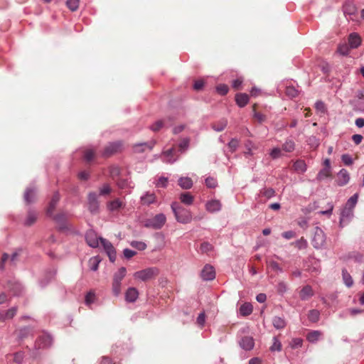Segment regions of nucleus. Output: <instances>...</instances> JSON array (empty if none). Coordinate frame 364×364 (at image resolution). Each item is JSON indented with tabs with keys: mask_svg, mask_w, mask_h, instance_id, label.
<instances>
[{
	"mask_svg": "<svg viewBox=\"0 0 364 364\" xmlns=\"http://www.w3.org/2000/svg\"><path fill=\"white\" fill-rule=\"evenodd\" d=\"M322 336V333L320 331H311L308 333L306 339L311 343H315L318 341Z\"/></svg>",
	"mask_w": 364,
	"mask_h": 364,
	"instance_id": "7c9ffc66",
	"label": "nucleus"
},
{
	"mask_svg": "<svg viewBox=\"0 0 364 364\" xmlns=\"http://www.w3.org/2000/svg\"><path fill=\"white\" fill-rule=\"evenodd\" d=\"M52 339L48 335H43L38 340V348H45L51 345Z\"/></svg>",
	"mask_w": 364,
	"mask_h": 364,
	"instance_id": "c85d7f7f",
	"label": "nucleus"
},
{
	"mask_svg": "<svg viewBox=\"0 0 364 364\" xmlns=\"http://www.w3.org/2000/svg\"><path fill=\"white\" fill-rule=\"evenodd\" d=\"M38 218V213L35 211L31 210L28 213L26 219L24 224L27 226H31L35 223Z\"/></svg>",
	"mask_w": 364,
	"mask_h": 364,
	"instance_id": "2f4dec72",
	"label": "nucleus"
},
{
	"mask_svg": "<svg viewBox=\"0 0 364 364\" xmlns=\"http://www.w3.org/2000/svg\"><path fill=\"white\" fill-rule=\"evenodd\" d=\"M80 0H67L66 5L72 11H76L79 7Z\"/></svg>",
	"mask_w": 364,
	"mask_h": 364,
	"instance_id": "49530a36",
	"label": "nucleus"
},
{
	"mask_svg": "<svg viewBox=\"0 0 364 364\" xmlns=\"http://www.w3.org/2000/svg\"><path fill=\"white\" fill-rule=\"evenodd\" d=\"M60 200V196L58 193H55L53 196V198L49 203V206L47 209V214L48 215H51L53 212L55 210V208L58 203V202Z\"/></svg>",
	"mask_w": 364,
	"mask_h": 364,
	"instance_id": "a878e982",
	"label": "nucleus"
},
{
	"mask_svg": "<svg viewBox=\"0 0 364 364\" xmlns=\"http://www.w3.org/2000/svg\"><path fill=\"white\" fill-rule=\"evenodd\" d=\"M156 142L154 141H151L150 142L136 144L134 145L133 149L135 152L139 153L144 151L146 149L151 150L154 146Z\"/></svg>",
	"mask_w": 364,
	"mask_h": 364,
	"instance_id": "6ab92c4d",
	"label": "nucleus"
},
{
	"mask_svg": "<svg viewBox=\"0 0 364 364\" xmlns=\"http://www.w3.org/2000/svg\"><path fill=\"white\" fill-rule=\"evenodd\" d=\"M179 199L182 203L191 205L193 203L194 197L190 193L186 192L180 195Z\"/></svg>",
	"mask_w": 364,
	"mask_h": 364,
	"instance_id": "bb28decb",
	"label": "nucleus"
},
{
	"mask_svg": "<svg viewBox=\"0 0 364 364\" xmlns=\"http://www.w3.org/2000/svg\"><path fill=\"white\" fill-rule=\"evenodd\" d=\"M86 241L89 246L97 247L99 245L100 237L98 238L92 230L87 231L85 235Z\"/></svg>",
	"mask_w": 364,
	"mask_h": 364,
	"instance_id": "dca6fc26",
	"label": "nucleus"
},
{
	"mask_svg": "<svg viewBox=\"0 0 364 364\" xmlns=\"http://www.w3.org/2000/svg\"><path fill=\"white\" fill-rule=\"evenodd\" d=\"M36 197V191L33 188H28L26 190L24 193V200L28 203L30 204L35 201Z\"/></svg>",
	"mask_w": 364,
	"mask_h": 364,
	"instance_id": "b1692460",
	"label": "nucleus"
},
{
	"mask_svg": "<svg viewBox=\"0 0 364 364\" xmlns=\"http://www.w3.org/2000/svg\"><path fill=\"white\" fill-rule=\"evenodd\" d=\"M294 169L299 173H304L306 170V165L304 161L297 160L293 165Z\"/></svg>",
	"mask_w": 364,
	"mask_h": 364,
	"instance_id": "f704fd0d",
	"label": "nucleus"
},
{
	"mask_svg": "<svg viewBox=\"0 0 364 364\" xmlns=\"http://www.w3.org/2000/svg\"><path fill=\"white\" fill-rule=\"evenodd\" d=\"M122 205V203L119 200L116 199L107 204V208L111 211H115L119 210Z\"/></svg>",
	"mask_w": 364,
	"mask_h": 364,
	"instance_id": "ea45409f",
	"label": "nucleus"
},
{
	"mask_svg": "<svg viewBox=\"0 0 364 364\" xmlns=\"http://www.w3.org/2000/svg\"><path fill=\"white\" fill-rule=\"evenodd\" d=\"M342 277H343V280L345 284L348 287H352V285L353 284V280L350 274L345 269H343L342 270Z\"/></svg>",
	"mask_w": 364,
	"mask_h": 364,
	"instance_id": "c9c22d12",
	"label": "nucleus"
},
{
	"mask_svg": "<svg viewBox=\"0 0 364 364\" xmlns=\"http://www.w3.org/2000/svg\"><path fill=\"white\" fill-rule=\"evenodd\" d=\"M168 183V178L161 176L159 178L156 186L157 187L166 188Z\"/></svg>",
	"mask_w": 364,
	"mask_h": 364,
	"instance_id": "bf43d9fd",
	"label": "nucleus"
},
{
	"mask_svg": "<svg viewBox=\"0 0 364 364\" xmlns=\"http://www.w3.org/2000/svg\"><path fill=\"white\" fill-rule=\"evenodd\" d=\"M228 125V121L225 119H223L213 123L211 127L216 132H222Z\"/></svg>",
	"mask_w": 364,
	"mask_h": 364,
	"instance_id": "473e14b6",
	"label": "nucleus"
},
{
	"mask_svg": "<svg viewBox=\"0 0 364 364\" xmlns=\"http://www.w3.org/2000/svg\"><path fill=\"white\" fill-rule=\"evenodd\" d=\"M292 245H294L299 250H304L307 247L308 242L306 240H305L304 237H301L299 240L293 242Z\"/></svg>",
	"mask_w": 364,
	"mask_h": 364,
	"instance_id": "c03bdc74",
	"label": "nucleus"
},
{
	"mask_svg": "<svg viewBox=\"0 0 364 364\" xmlns=\"http://www.w3.org/2000/svg\"><path fill=\"white\" fill-rule=\"evenodd\" d=\"M166 217L164 213H159L153 218L146 219L144 221V226L153 230H160L165 225Z\"/></svg>",
	"mask_w": 364,
	"mask_h": 364,
	"instance_id": "20e7f679",
	"label": "nucleus"
},
{
	"mask_svg": "<svg viewBox=\"0 0 364 364\" xmlns=\"http://www.w3.org/2000/svg\"><path fill=\"white\" fill-rule=\"evenodd\" d=\"M159 274V269L156 267H149L138 272L134 274L135 279H140L141 281H147L153 279Z\"/></svg>",
	"mask_w": 364,
	"mask_h": 364,
	"instance_id": "39448f33",
	"label": "nucleus"
},
{
	"mask_svg": "<svg viewBox=\"0 0 364 364\" xmlns=\"http://www.w3.org/2000/svg\"><path fill=\"white\" fill-rule=\"evenodd\" d=\"M122 148V143L121 141H115L109 143L105 148L103 152L104 156H109L119 151Z\"/></svg>",
	"mask_w": 364,
	"mask_h": 364,
	"instance_id": "9d476101",
	"label": "nucleus"
},
{
	"mask_svg": "<svg viewBox=\"0 0 364 364\" xmlns=\"http://www.w3.org/2000/svg\"><path fill=\"white\" fill-rule=\"evenodd\" d=\"M253 310L252 305L250 303H245L240 307V314L243 316H249Z\"/></svg>",
	"mask_w": 364,
	"mask_h": 364,
	"instance_id": "cd10ccee",
	"label": "nucleus"
},
{
	"mask_svg": "<svg viewBox=\"0 0 364 364\" xmlns=\"http://www.w3.org/2000/svg\"><path fill=\"white\" fill-rule=\"evenodd\" d=\"M269 155L274 159H278L282 156V149L278 147L274 148L270 151Z\"/></svg>",
	"mask_w": 364,
	"mask_h": 364,
	"instance_id": "5fc2aeb1",
	"label": "nucleus"
},
{
	"mask_svg": "<svg viewBox=\"0 0 364 364\" xmlns=\"http://www.w3.org/2000/svg\"><path fill=\"white\" fill-rule=\"evenodd\" d=\"M100 259L98 257H91L89 260V266L91 270L97 271L98 269Z\"/></svg>",
	"mask_w": 364,
	"mask_h": 364,
	"instance_id": "79ce46f5",
	"label": "nucleus"
},
{
	"mask_svg": "<svg viewBox=\"0 0 364 364\" xmlns=\"http://www.w3.org/2000/svg\"><path fill=\"white\" fill-rule=\"evenodd\" d=\"M156 196L154 193L146 192L141 197V202L142 205H149L156 203Z\"/></svg>",
	"mask_w": 364,
	"mask_h": 364,
	"instance_id": "412c9836",
	"label": "nucleus"
},
{
	"mask_svg": "<svg viewBox=\"0 0 364 364\" xmlns=\"http://www.w3.org/2000/svg\"><path fill=\"white\" fill-rule=\"evenodd\" d=\"M240 346L245 350H250L255 346L254 339L251 336H244L239 342Z\"/></svg>",
	"mask_w": 364,
	"mask_h": 364,
	"instance_id": "f3484780",
	"label": "nucleus"
},
{
	"mask_svg": "<svg viewBox=\"0 0 364 364\" xmlns=\"http://www.w3.org/2000/svg\"><path fill=\"white\" fill-rule=\"evenodd\" d=\"M314 295V291L311 286H304L299 292V297L301 300L306 301Z\"/></svg>",
	"mask_w": 364,
	"mask_h": 364,
	"instance_id": "aec40b11",
	"label": "nucleus"
},
{
	"mask_svg": "<svg viewBox=\"0 0 364 364\" xmlns=\"http://www.w3.org/2000/svg\"><path fill=\"white\" fill-rule=\"evenodd\" d=\"M326 242V236L324 232L321 228L316 227L314 228V237L312 239V245L316 248L319 249L324 246Z\"/></svg>",
	"mask_w": 364,
	"mask_h": 364,
	"instance_id": "423d86ee",
	"label": "nucleus"
},
{
	"mask_svg": "<svg viewBox=\"0 0 364 364\" xmlns=\"http://www.w3.org/2000/svg\"><path fill=\"white\" fill-rule=\"evenodd\" d=\"M95 152L94 150L87 149L85 151L84 158L87 161H88V162L91 161L95 158Z\"/></svg>",
	"mask_w": 364,
	"mask_h": 364,
	"instance_id": "8fccbe9b",
	"label": "nucleus"
},
{
	"mask_svg": "<svg viewBox=\"0 0 364 364\" xmlns=\"http://www.w3.org/2000/svg\"><path fill=\"white\" fill-rule=\"evenodd\" d=\"M222 204L219 200L213 199L207 201L205 209L210 213L218 212L221 210Z\"/></svg>",
	"mask_w": 364,
	"mask_h": 364,
	"instance_id": "4468645a",
	"label": "nucleus"
},
{
	"mask_svg": "<svg viewBox=\"0 0 364 364\" xmlns=\"http://www.w3.org/2000/svg\"><path fill=\"white\" fill-rule=\"evenodd\" d=\"M200 276L203 280H213L215 277L214 267L210 264H205L201 271Z\"/></svg>",
	"mask_w": 364,
	"mask_h": 364,
	"instance_id": "9b49d317",
	"label": "nucleus"
},
{
	"mask_svg": "<svg viewBox=\"0 0 364 364\" xmlns=\"http://www.w3.org/2000/svg\"><path fill=\"white\" fill-rule=\"evenodd\" d=\"M343 11L346 15H354L357 11V7L353 0H345L343 5Z\"/></svg>",
	"mask_w": 364,
	"mask_h": 364,
	"instance_id": "ddd939ff",
	"label": "nucleus"
},
{
	"mask_svg": "<svg viewBox=\"0 0 364 364\" xmlns=\"http://www.w3.org/2000/svg\"><path fill=\"white\" fill-rule=\"evenodd\" d=\"M162 154L165 156L164 162L168 164H173L178 159V156L174 157L175 149L174 148H171L162 153Z\"/></svg>",
	"mask_w": 364,
	"mask_h": 364,
	"instance_id": "4be33fe9",
	"label": "nucleus"
},
{
	"mask_svg": "<svg viewBox=\"0 0 364 364\" xmlns=\"http://www.w3.org/2000/svg\"><path fill=\"white\" fill-rule=\"evenodd\" d=\"M349 50L350 46H348L346 43L340 44L337 48V52L342 55H348Z\"/></svg>",
	"mask_w": 364,
	"mask_h": 364,
	"instance_id": "a18cd8bd",
	"label": "nucleus"
},
{
	"mask_svg": "<svg viewBox=\"0 0 364 364\" xmlns=\"http://www.w3.org/2000/svg\"><path fill=\"white\" fill-rule=\"evenodd\" d=\"M303 341L301 338H296L292 339L291 341V346L292 348H300L302 346Z\"/></svg>",
	"mask_w": 364,
	"mask_h": 364,
	"instance_id": "680f3d73",
	"label": "nucleus"
},
{
	"mask_svg": "<svg viewBox=\"0 0 364 364\" xmlns=\"http://www.w3.org/2000/svg\"><path fill=\"white\" fill-rule=\"evenodd\" d=\"M331 175V169L328 168V167H324L322 168L317 175V179L318 181L323 180Z\"/></svg>",
	"mask_w": 364,
	"mask_h": 364,
	"instance_id": "e433bc0d",
	"label": "nucleus"
},
{
	"mask_svg": "<svg viewBox=\"0 0 364 364\" xmlns=\"http://www.w3.org/2000/svg\"><path fill=\"white\" fill-rule=\"evenodd\" d=\"M139 296V291L135 287H129L124 294L126 301L133 303L136 301Z\"/></svg>",
	"mask_w": 364,
	"mask_h": 364,
	"instance_id": "2eb2a0df",
	"label": "nucleus"
},
{
	"mask_svg": "<svg viewBox=\"0 0 364 364\" xmlns=\"http://www.w3.org/2000/svg\"><path fill=\"white\" fill-rule=\"evenodd\" d=\"M213 246L208 242H203L200 244V252L201 253L208 254L209 252L213 251Z\"/></svg>",
	"mask_w": 364,
	"mask_h": 364,
	"instance_id": "a19ab883",
	"label": "nucleus"
},
{
	"mask_svg": "<svg viewBox=\"0 0 364 364\" xmlns=\"http://www.w3.org/2000/svg\"><path fill=\"white\" fill-rule=\"evenodd\" d=\"M100 242L109 257V260L114 262L116 259V250L114 246L110 242L102 237H100Z\"/></svg>",
	"mask_w": 364,
	"mask_h": 364,
	"instance_id": "0eeeda50",
	"label": "nucleus"
},
{
	"mask_svg": "<svg viewBox=\"0 0 364 364\" xmlns=\"http://www.w3.org/2000/svg\"><path fill=\"white\" fill-rule=\"evenodd\" d=\"M95 295L93 292H88L85 296V303L87 305H90L95 301Z\"/></svg>",
	"mask_w": 364,
	"mask_h": 364,
	"instance_id": "0e129e2a",
	"label": "nucleus"
},
{
	"mask_svg": "<svg viewBox=\"0 0 364 364\" xmlns=\"http://www.w3.org/2000/svg\"><path fill=\"white\" fill-rule=\"evenodd\" d=\"M88 210L92 214H96L99 210L98 196L96 193L90 192L87 196Z\"/></svg>",
	"mask_w": 364,
	"mask_h": 364,
	"instance_id": "6e6552de",
	"label": "nucleus"
},
{
	"mask_svg": "<svg viewBox=\"0 0 364 364\" xmlns=\"http://www.w3.org/2000/svg\"><path fill=\"white\" fill-rule=\"evenodd\" d=\"M166 126V119H161L156 121L155 123H154L151 127L150 129L154 132H158L161 128Z\"/></svg>",
	"mask_w": 364,
	"mask_h": 364,
	"instance_id": "58836bf2",
	"label": "nucleus"
},
{
	"mask_svg": "<svg viewBox=\"0 0 364 364\" xmlns=\"http://www.w3.org/2000/svg\"><path fill=\"white\" fill-rule=\"evenodd\" d=\"M111 192V188L108 184H104L100 188V195L105 196L107 195Z\"/></svg>",
	"mask_w": 364,
	"mask_h": 364,
	"instance_id": "e2e57ef3",
	"label": "nucleus"
},
{
	"mask_svg": "<svg viewBox=\"0 0 364 364\" xmlns=\"http://www.w3.org/2000/svg\"><path fill=\"white\" fill-rule=\"evenodd\" d=\"M17 311V306H13L7 310L0 311V321L4 322L7 320L12 319L16 316Z\"/></svg>",
	"mask_w": 364,
	"mask_h": 364,
	"instance_id": "f8f14e48",
	"label": "nucleus"
},
{
	"mask_svg": "<svg viewBox=\"0 0 364 364\" xmlns=\"http://www.w3.org/2000/svg\"><path fill=\"white\" fill-rule=\"evenodd\" d=\"M239 144H240V142L237 139H232L228 144L230 151L231 152L235 151L239 146Z\"/></svg>",
	"mask_w": 364,
	"mask_h": 364,
	"instance_id": "3c124183",
	"label": "nucleus"
},
{
	"mask_svg": "<svg viewBox=\"0 0 364 364\" xmlns=\"http://www.w3.org/2000/svg\"><path fill=\"white\" fill-rule=\"evenodd\" d=\"M5 288L10 291L14 296H21L24 291L21 284L14 280L9 281Z\"/></svg>",
	"mask_w": 364,
	"mask_h": 364,
	"instance_id": "1a4fd4ad",
	"label": "nucleus"
},
{
	"mask_svg": "<svg viewBox=\"0 0 364 364\" xmlns=\"http://www.w3.org/2000/svg\"><path fill=\"white\" fill-rule=\"evenodd\" d=\"M130 245L132 247H134L139 250H144L146 247V245L141 241H132Z\"/></svg>",
	"mask_w": 364,
	"mask_h": 364,
	"instance_id": "603ef678",
	"label": "nucleus"
},
{
	"mask_svg": "<svg viewBox=\"0 0 364 364\" xmlns=\"http://www.w3.org/2000/svg\"><path fill=\"white\" fill-rule=\"evenodd\" d=\"M320 313L318 310H311L308 314V318L311 322H317L319 320Z\"/></svg>",
	"mask_w": 364,
	"mask_h": 364,
	"instance_id": "37998d69",
	"label": "nucleus"
},
{
	"mask_svg": "<svg viewBox=\"0 0 364 364\" xmlns=\"http://www.w3.org/2000/svg\"><path fill=\"white\" fill-rule=\"evenodd\" d=\"M67 218H68V215L66 213H61L56 215L54 217V220L58 223L60 224V223H63L67 220Z\"/></svg>",
	"mask_w": 364,
	"mask_h": 364,
	"instance_id": "6e6d98bb",
	"label": "nucleus"
},
{
	"mask_svg": "<svg viewBox=\"0 0 364 364\" xmlns=\"http://www.w3.org/2000/svg\"><path fill=\"white\" fill-rule=\"evenodd\" d=\"M342 161L345 165H351L353 164V159L348 154H343L341 156Z\"/></svg>",
	"mask_w": 364,
	"mask_h": 364,
	"instance_id": "338daca9",
	"label": "nucleus"
},
{
	"mask_svg": "<svg viewBox=\"0 0 364 364\" xmlns=\"http://www.w3.org/2000/svg\"><path fill=\"white\" fill-rule=\"evenodd\" d=\"M359 195L352 196L341 209L339 224L341 228L347 225L354 217V208L357 204Z\"/></svg>",
	"mask_w": 364,
	"mask_h": 364,
	"instance_id": "f257e3e1",
	"label": "nucleus"
},
{
	"mask_svg": "<svg viewBox=\"0 0 364 364\" xmlns=\"http://www.w3.org/2000/svg\"><path fill=\"white\" fill-rule=\"evenodd\" d=\"M171 208L178 223L187 224L191 222L193 215L190 210L183 208L177 202H173Z\"/></svg>",
	"mask_w": 364,
	"mask_h": 364,
	"instance_id": "f03ea898",
	"label": "nucleus"
},
{
	"mask_svg": "<svg viewBox=\"0 0 364 364\" xmlns=\"http://www.w3.org/2000/svg\"><path fill=\"white\" fill-rule=\"evenodd\" d=\"M205 185L208 188H214L217 186L218 183L215 178L210 176L205 179Z\"/></svg>",
	"mask_w": 364,
	"mask_h": 364,
	"instance_id": "864d4df0",
	"label": "nucleus"
},
{
	"mask_svg": "<svg viewBox=\"0 0 364 364\" xmlns=\"http://www.w3.org/2000/svg\"><path fill=\"white\" fill-rule=\"evenodd\" d=\"M262 194L265 196L267 198H271L272 197L274 196L275 195V191L273 188H266V189H264L263 191L262 192Z\"/></svg>",
	"mask_w": 364,
	"mask_h": 364,
	"instance_id": "4d7b16f0",
	"label": "nucleus"
},
{
	"mask_svg": "<svg viewBox=\"0 0 364 364\" xmlns=\"http://www.w3.org/2000/svg\"><path fill=\"white\" fill-rule=\"evenodd\" d=\"M254 109V117L259 122L262 123L266 120V116L259 113L255 112V105L253 107Z\"/></svg>",
	"mask_w": 364,
	"mask_h": 364,
	"instance_id": "052dcab7",
	"label": "nucleus"
},
{
	"mask_svg": "<svg viewBox=\"0 0 364 364\" xmlns=\"http://www.w3.org/2000/svg\"><path fill=\"white\" fill-rule=\"evenodd\" d=\"M272 324L277 329H282L286 326L287 323L283 318L274 316L272 318Z\"/></svg>",
	"mask_w": 364,
	"mask_h": 364,
	"instance_id": "72a5a7b5",
	"label": "nucleus"
},
{
	"mask_svg": "<svg viewBox=\"0 0 364 364\" xmlns=\"http://www.w3.org/2000/svg\"><path fill=\"white\" fill-rule=\"evenodd\" d=\"M286 95L291 98L295 97L298 95V90L293 86L286 87Z\"/></svg>",
	"mask_w": 364,
	"mask_h": 364,
	"instance_id": "de8ad7c7",
	"label": "nucleus"
},
{
	"mask_svg": "<svg viewBox=\"0 0 364 364\" xmlns=\"http://www.w3.org/2000/svg\"><path fill=\"white\" fill-rule=\"evenodd\" d=\"M110 175L112 178L118 176L120 173V169L118 166H112L109 169Z\"/></svg>",
	"mask_w": 364,
	"mask_h": 364,
	"instance_id": "774afa93",
	"label": "nucleus"
},
{
	"mask_svg": "<svg viewBox=\"0 0 364 364\" xmlns=\"http://www.w3.org/2000/svg\"><path fill=\"white\" fill-rule=\"evenodd\" d=\"M350 180L349 173L346 169L342 168L338 173L337 183L340 186H345Z\"/></svg>",
	"mask_w": 364,
	"mask_h": 364,
	"instance_id": "a211bd4d",
	"label": "nucleus"
},
{
	"mask_svg": "<svg viewBox=\"0 0 364 364\" xmlns=\"http://www.w3.org/2000/svg\"><path fill=\"white\" fill-rule=\"evenodd\" d=\"M127 274V269L120 267L113 275L112 291L115 296H118L122 291V281Z\"/></svg>",
	"mask_w": 364,
	"mask_h": 364,
	"instance_id": "7ed1b4c3",
	"label": "nucleus"
},
{
	"mask_svg": "<svg viewBox=\"0 0 364 364\" xmlns=\"http://www.w3.org/2000/svg\"><path fill=\"white\" fill-rule=\"evenodd\" d=\"M228 87L226 85L222 84L217 87V91L222 95H225L228 92Z\"/></svg>",
	"mask_w": 364,
	"mask_h": 364,
	"instance_id": "69168bd1",
	"label": "nucleus"
},
{
	"mask_svg": "<svg viewBox=\"0 0 364 364\" xmlns=\"http://www.w3.org/2000/svg\"><path fill=\"white\" fill-rule=\"evenodd\" d=\"M189 146V139L184 138L183 139L181 142L179 143V149L181 151H184L188 148Z\"/></svg>",
	"mask_w": 364,
	"mask_h": 364,
	"instance_id": "13d9d810",
	"label": "nucleus"
},
{
	"mask_svg": "<svg viewBox=\"0 0 364 364\" xmlns=\"http://www.w3.org/2000/svg\"><path fill=\"white\" fill-rule=\"evenodd\" d=\"M348 43L350 48H357L361 43V38L358 34L352 33L348 37Z\"/></svg>",
	"mask_w": 364,
	"mask_h": 364,
	"instance_id": "5701e85b",
	"label": "nucleus"
},
{
	"mask_svg": "<svg viewBox=\"0 0 364 364\" xmlns=\"http://www.w3.org/2000/svg\"><path fill=\"white\" fill-rule=\"evenodd\" d=\"M178 185L183 189H190L193 186V181L189 177H181L178 179Z\"/></svg>",
	"mask_w": 364,
	"mask_h": 364,
	"instance_id": "c756f323",
	"label": "nucleus"
},
{
	"mask_svg": "<svg viewBox=\"0 0 364 364\" xmlns=\"http://www.w3.org/2000/svg\"><path fill=\"white\" fill-rule=\"evenodd\" d=\"M295 149V143L292 139H287L282 145V150L286 152H292Z\"/></svg>",
	"mask_w": 364,
	"mask_h": 364,
	"instance_id": "4c0bfd02",
	"label": "nucleus"
},
{
	"mask_svg": "<svg viewBox=\"0 0 364 364\" xmlns=\"http://www.w3.org/2000/svg\"><path fill=\"white\" fill-rule=\"evenodd\" d=\"M237 105L240 107H245L249 102V96L245 93H238L235 96Z\"/></svg>",
	"mask_w": 364,
	"mask_h": 364,
	"instance_id": "393cba45",
	"label": "nucleus"
},
{
	"mask_svg": "<svg viewBox=\"0 0 364 364\" xmlns=\"http://www.w3.org/2000/svg\"><path fill=\"white\" fill-rule=\"evenodd\" d=\"M282 349V344L281 342L276 337L273 338V343L272 346L270 347V350L272 351H280Z\"/></svg>",
	"mask_w": 364,
	"mask_h": 364,
	"instance_id": "09e8293b",
	"label": "nucleus"
}]
</instances>
